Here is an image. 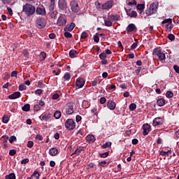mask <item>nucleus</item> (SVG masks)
I'll return each instance as SVG.
<instances>
[{"label": "nucleus", "mask_w": 179, "mask_h": 179, "mask_svg": "<svg viewBox=\"0 0 179 179\" xmlns=\"http://www.w3.org/2000/svg\"><path fill=\"white\" fill-rule=\"evenodd\" d=\"M99 58L101 59V61H103L104 59H106L107 58L106 52H102V53L99 55Z\"/></svg>", "instance_id": "nucleus-36"}, {"label": "nucleus", "mask_w": 179, "mask_h": 179, "mask_svg": "<svg viewBox=\"0 0 179 179\" xmlns=\"http://www.w3.org/2000/svg\"><path fill=\"white\" fill-rule=\"evenodd\" d=\"M91 112L93 113L94 115H96V116L99 115V113H98L97 110H96V108H92Z\"/></svg>", "instance_id": "nucleus-61"}, {"label": "nucleus", "mask_w": 179, "mask_h": 179, "mask_svg": "<svg viewBox=\"0 0 179 179\" xmlns=\"http://www.w3.org/2000/svg\"><path fill=\"white\" fill-rule=\"evenodd\" d=\"M137 1L136 0H132L131 1H129L127 5L129 6H136Z\"/></svg>", "instance_id": "nucleus-55"}, {"label": "nucleus", "mask_w": 179, "mask_h": 179, "mask_svg": "<svg viewBox=\"0 0 179 179\" xmlns=\"http://www.w3.org/2000/svg\"><path fill=\"white\" fill-rule=\"evenodd\" d=\"M166 96L169 99H171V97L173 96V92L172 91H167L166 93Z\"/></svg>", "instance_id": "nucleus-40"}, {"label": "nucleus", "mask_w": 179, "mask_h": 179, "mask_svg": "<svg viewBox=\"0 0 179 179\" xmlns=\"http://www.w3.org/2000/svg\"><path fill=\"white\" fill-rule=\"evenodd\" d=\"M37 87H39L40 89H43L44 85H43L42 81H38V82Z\"/></svg>", "instance_id": "nucleus-54"}, {"label": "nucleus", "mask_w": 179, "mask_h": 179, "mask_svg": "<svg viewBox=\"0 0 179 179\" xmlns=\"http://www.w3.org/2000/svg\"><path fill=\"white\" fill-rule=\"evenodd\" d=\"M40 61H44L46 59L47 55L45 52H41L40 54Z\"/></svg>", "instance_id": "nucleus-31"}, {"label": "nucleus", "mask_w": 179, "mask_h": 179, "mask_svg": "<svg viewBox=\"0 0 179 179\" xmlns=\"http://www.w3.org/2000/svg\"><path fill=\"white\" fill-rule=\"evenodd\" d=\"M48 9L50 10V12L54 11V10H55V5L52 4V2H50V6H49Z\"/></svg>", "instance_id": "nucleus-56"}, {"label": "nucleus", "mask_w": 179, "mask_h": 179, "mask_svg": "<svg viewBox=\"0 0 179 179\" xmlns=\"http://www.w3.org/2000/svg\"><path fill=\"white\" fill-rule=\"evenodd\" d=\"M17 141V137L16 136H10L9 138V142L13 144V142Z\"/></svg>", "instance_id": "nucleus-46"}, {"label": "nucleus", "mask_w": 179, "mask_h": 179, "mask_svg": "<svg viewBox=\"0 0 179 179\" xmlns=\"http://www.w3.org/2000/svg\"><path fill=\"white\" fill-rule=\"evenodd\" d=\"M29 158H24V159L22 160L21 164H25L29 163Z\"/></svg>", "instance_id": "nucleus-62"}, {"label": "nucleus", "mask_w": 179, "mask_h": 179, "mask_svg": "<svg viewBox=\"0 0 179 179\" xmlns=\"http://www.w3.org/2000/svg\"><path fill=\"white\" fill-rule=\"evenodd\" d=\"M22 110H24V112H28L30 110V104H25L22 107Z\"/></svg>", "instance_id": "nucleus-33"}, {"label": "nucleus", "mask_w": 179, "mask_h": 179, "mask_svg": "<svg viewBox=\"0 0 179 179\" xmlns=\"http://www.w3.org/2000/svg\"><path fill=\"white\" fill-rule=\"evenodd\" d=\"M71 78V73L69 72L65 73V74L64 76V81H69Z\"/></svg>", "instance_id": "nucleus-30"}, {"label": "nucleus", "mask_w": 179, "mask_h": 179, "mask_svg": "<svg viewBox=\"0 0 179 179\" xmlns=\"http://www.w3.org/2000/svg\"><path fill=\"white\" fill-rule=\"evenodd\" d=\"M137 10H139L140 14L142 15V13H144V10H145V4L143 3H140L137 4Z\"/></svg>", "instance_id": "nucleus-24"}, {"label": "nucleus", "mask_w": 179, "mask_h": 179, "mask_svg": "<svg viewBox=\"0 0 179 179\" xmlns=\"http://www.w3.org/2000/svg\"><path fill=\"white\" fill-rule=\"evenodd\" d=\"M136 29V25L134 24V23H130L129 25H127V34H129L130 32L135 31Z\"/></svg>", "instance_id": "nucleus-14"}, {"label": "nucleus", "mask_w": 179, "mask_h": 179, "mask_svg": "<svg viewBox=\"0 0 179 179\" xmlns=\"http://www.w3.org/2000/svg\"><path fill=\"white\" fill-rule=\"evenodd\" d=\"M64 36L67 38H72V34L71 33H70L69 31H65L64 32Z\"/></svg>", "instance_id": "nucleus-41"}, {"label": "nucleus", "mask_w": 179, "mask_h": 179, "mask_svg": "<svg viewBox=\"0 0 179 179\" xmlns=\"http://www.w3.org/2000/svg\"><path fill=\"white\" fill-rule=\"evenodd\" d=\"M157 104L158 106H164L166 104V101L164 99H159L157 101Z\"/></svg>", "instance_id": "nucleus-26"}, {"label": "nucleus", "mask_w": 179, "mask_h": 179, "mask_svg": "<svg viewBox=\"0 0 179 179\" xmlns=\"http://www.w3.org/2000/svg\"><path fill=\"white\" fill-rule=\"evenodd\" d=\"M152 55L158 57V59L160 61L166 60V55H165V53H164V52L162 51V48L160 46L155 48L153 50Z\"/></svg>", "instance_id": "nucleus-3"}, {"label": "nucleus", "mask_w": 179, "mask_h": 179, "mask_svg": "<svg viewBox=\"0 0 179 179\" xmlns=\"http://www.w3.org/2000/svg\"><path fill=\"white\" fill-rule=\"evenodd\" d=\"M35 138L38 139V141H43V136L40 135V134H37Z\"/></svg>", "instance_id": "nucleus-60"}, {"label": "nucleus", "mask_w": 179, "mask_h": 179, "mask_svg": "<svg viewBox=\"0 0 179 179\" xmlns=\"http://www.w3.org/2000/svg\"><path fill=\"white\" fill-rule=\"evenodd\" d=\"M173 69L175 70L176 73L179 74V66H178V65H176V64L173 65Z\"/></svg>", "instance_id": "nucleus-57"}, {"label": "nucleus", "mask_w": 179, "mask_h": 179, "mask_svg": "<svg viewBox=\"0 0 179 179\" xmlns=\"http://www.w3.org/2000/svg\"><path fill=\"white\" fill-rule=\"evenodd\" d=\"M3 138V143L5 144L6 143H8V139H9V136L8 135H3L1 136Z\"/></svg>", "instance_id": "nucleus-47"}, {"label": "nucleus", "mask_w": 179, "mask_h": 179, "mask_svg": "<svg viewBox=\"0 0 179 179\" xmlns=\"http://www.w3.org/2000/svg\"><path fill=\"white\" fill-rule=\"evenodd\" d=\"M107 108H108L110 110H115L116 108L115 102L111 99H109V101L107 102Z\"/></svg>", "instance_id": "nucleus-16"}, {"label": "nucleus", "mask_w": 179, "mask_h": 179, "mask_svg": "<svg viewBox=\"0 0 179 179\" xmlns=\"http://www.w3.org/2000/svg\"><path fill=\"white\" fill-rule=\"evenodd\" d=\"M168 38H169V39L171 41H175L176 36H174V34H169Z\"/></svg>", "instance_id": "nucleus-50"}, {"label": "nucleus", "mask_w": 179, "mask_h": 179, "mask_svg": "<svg viewBox=\"0 0 179 179\" xmlns=\"http://www.w3.org/2000/svg\"><path fill=\"white\" fill-rule=\"evenodd\" d=\"M58 7L62 11H66L68 8V2L66 0H59Z\"/></svg>", "instance_id": "nucleus-8"}, {"label": "nucleus", "mask_w": 179, "mask_h": 179, "mask_svg": "<svg viewBox=\"0 0 179 179\" xmlns=\"http://www.w3.org/2000/svg\"><path fill=\"white\" fill-rule=\"evenodd\" d=\"M112 145L111 141H108L102 145V148H110Z\"/></svg>", "instance_id": "nucleus-35"}, {"label": "nucleus", "mask_w": 179, "mask_h": 179, "mask_svg": "<svg viewBox=\"0 0 179 179\" xmlns=\"http://www.w3.org/2000/svg\"><path fill=\"white\" fill-rule=\"evenodd\" d=\"M100 103H101V104H104V103H106V97H101Z\"/></svg>", "instance_id": "nucleus-63"}, {"label": "nucleus", "mask_w": 179, "mask_h": 179, "mask_svg": "<svg viewBox=\"0 0 179 179\" xmlns=\"http://www.w3.org/2000/svg\"><path fill=\"white\" fill-rule=\"evenodd\" d=\"M109 155V152H102L100 154V157L101 158H106Z\"/></svg>", "instance_id": "nucleus-49"}, {"label": "nucleus", "mask_w": 179, "mask_h": 179, "mask_svg": "<svg viewBox=\"0 0 179 179\" xmlns=\"http://www.w3.org/2000/svg\"><path fill=\"white\" fill-rule=\"evenodd\" d=\"M11 76L17 78V71H13L11 73Z\"/></svg>", "instance_id": "nucleus-64"}, {"label": "nucleus", "mask_w": 179, "mask_h": 179, "mask_svg": "<svg viewBox=\"0 0 179 179\" xmlns=\"http://www.w3.org/2000/svg\"><path fill=\"white\" fill-rule=\"evenodd\" d=\"M85 84V81L84 80V78H78L76 81V85L78 88H81L83 87H84Z\"/></svg>", "instance_id": "nucleus-13"}, {"label": "nucleus", "mask_w": 179, "mask_h": 179, "mask_svg": "<svg viewBox=\"0 0 179 179\" xmlns=\"http://www.w3.org/2000/svg\"><path fill=\"white\" fill-rule=\"evenodd\" d=\"M143 135L144 136H146V135H148V134H149V131H151V126L149 125L148 123L144 124L143 125Z\"/></svg>", "instance_id": "nucleus-9"}, {"label": "nucleus", "mask_w": 179, "mask_h": 179, "mask_svg": "<svg viewBox=\"0 0 179 179\" xmlns=\"http://www.w3.org/2000/svg\"><path fill=\"white\" fill-rule=\"evenodd\" d=\"M43 90L40 89V88H38L37 90H36L35 91V94L36 95H41L43 94Z\"/></svg>", "instance_id": "nucleus-52"}, {"label": "nucleus", "mask_w": 179, "mask_h": 179, "mask_svg": "<svg viewBox=\"0 0 179 179\" xmlns=\"http://www.w3.org/2000/svg\"><path fill=\"white\" fill-rule=\"evenodd\" d=\"M34 145V141H29L27 146V148H33Z\"/></svg>", "instance_id": "nucleus-51"}, {"label": "nucleus", "mask_w": 179, "mask_h": 179, "mask_svg": "<svg viewBox=\"0 0 179 179\" xmlns=\"http://www.w3.org/2000/svg\"><path fill=\"white\" fill-rule=\"evenodd\" d=\"M100 41L99 36V34L96 33V34H94V41L96 42V43H98Z\"/></svg>", "instance_id": "nucleus-39"}, {"label": "nucleus", "mask_w": 179, "mask_h": 179, "mask_svg": "<svg viewBox=\"0 0 179 179\" xmlns=\"http://www.w3.org/2000/svg\"><path fill=\"white\" fill-rule=\"evenodd\" d=\"M85 139H86L87 142H88L90 143H94L96 141V137L94 135L90 134V135L86 136Z\"/></svg>", "instance_id": "nucleus-21"}, {"label": "nucleus", "mask_w": 179, "mask_h": 179, "mask_svg": "<svg viewBox=\"0 0 179 179\" xmlns=\"http://www.w3.org/2000/svg\"><path fill=\"white\" fill-rule=\"evenodd\" d=\"M22 13H24L27 17H31L36 13V8L33 4L26 3L23 6Z\"/></svg>", "instance_id": "nucleus-1"}, {"label": "nucleus", "mask_w": 179, "mask_h": 179, "mask_svg": "<svg viewBox=\"0 0 179 179\" xmlns=\"http://www.w3.org/2000/svg\"><path fill=\"white\" fill-rule=\"evenodd\" d=\"M70 7L73 13H79L80 8L76 0H72L70 2Z\"/></svg>", "instance_id": "nucleus-6"}, {"label": "nucleus", "mask_w": 179, "mask_h": 179, "mask_svg": "<svg viewBox=\"0 0 179 179\" xmlns=\"http://www.w3.org/2000/svg\"><path fill=\"white\" fill-rule=\"evenodd\" d=\"M9 122V117L7 115H5L3 117V123L8 124Z\"/></svg>", "instance_id": "nucleus-44"}, {"label": "nucleus", "mask_w": 179, "mask_h": 179, "mask_svg": "<svg viewBox=\"0 0 179 179\" xmlns=\"http://www.w3.org/2000/svg\"><path fill=\"white\" fill-rule=\"evenodd\" d=\"M76 127V124L75 123L74 120L72 118H69L65 122V127L69 131H73Z\"/></svg>", "instance_id": "nucleus-5"}, {"label": "nucleus", "mask_w": 179, "mask_h": 179, "mask_svg": "<svg viewBox=\"0 0 179 179\" xmlns=\"http://www.w3.org/2000/svg\"><path fill=\"white\" fill-rule=\"evenodd\" d=\"M61 116L62 113L60 110H56V112H55L54 117L56 118V120H59V118H61Z\"/></svg>", "instance_id": "nucleus-29"}, {"label": "nucleus", "mask_w": 179, "mask_h": 179, "mask_svg": "<svg viewBox=\"0 0 179 179\" xmlns=\"http://www.w3.org/2000/svg\"><path fill=\"white\" fill-rule=\"evenodd\" d=\"M76 26V23L74 22H71L70 24V25H66V27H65L64 28V31H72V30H73V29L75 28V27Z\"/></svg>", "instance_id": "nucleus-20"}, {"label": "nucleus", "mask_w": 179, "mask_h": 179, "mask_svg": "<svg viewBox=\"0 0 179 179\" xmlns=\"http://www.w3.org/2000/svg\"><path fill=\"white\" fill-rule=\"evenodd\" d=\"M49 154L50 156H57L58 155V150L55 147H52L49 150Z\"/></svg>", "instance_id": "nucleus-22"}, {"label": "nucleus", "mask_w": 179, "mask_h": 179, "mask_svg": "<svg viewBox=\"0 0 179 179\" xmlns=\"http://www.w3.org/2000/svg\"><path fill=\"white\" fill-rule=\"evenodd\" d=\"M164 124L163 118L162 117H155L153 120L152 126L158 127L159 125H162Z\"/></svg>", "instance_id": "nucleus-10"}, {"label": "nucleus", "mask_w": 179, "mask_h": 179, "mask_svg": "<svg viewBox=\"0 0 179 179\" xmlns=\"http://www.w3.org/2000/svg\"><path fill=\"white\" fill-rule=\"evenodd\" d=\"M6 179H16V176L15 175V173H11L6 176Z\"/></svg>", "instance_id": "nucleus-34"}, {"label": "nucleus", "mask_w": 179, "mask_h": 179, "mask_svg": "<svg viewBox=\"0 0 179 179\" xmlns=\"http://www.w3.org/2000/svg\"><path fill=\"white\" fill-rule=\"evenodd\" d=\"M113 6V1L110 0L109 1H106L105 3L102 4L101 8L103 10L111 9Z\"/></svg>", "instance_id": "nucleus-11"}, {"label": "nucleus", "mask_w": 179, "mask_h": 179, "mask_svg": "<svg viewBox=\"0 0 179 179\" xmlns=\"http://www.w3.org/2000/svg\"><path fill=\"white\" fill-rule=\"evenodd\" d=\"M21 96V93L20 92H14L13 94H10L8 95V99L10 100H15L16 99H18V97Z\"/></svg>", "instance_id": "nucleus-15"}, {"label": "nucleus", "mask_w": 179, "mask_h": 179, "mask_svg": "<svg viewBox=\"0 0 179 179\" xmlns=\"http://www.w3.org/2000/svg\"><path fill=\"white\" fill-rule=\"evenodd\" d=\"M65 112L66 113L67 115H71L74 112V105L73 103L69 102L65 105Z\"/></svg>", "instance_id": "nucleus-7"}, {"label": "nucleus", "mask_w": 179, "mask_h": 179, "mask_svg": "<svg viewBox=\"0 0 179 179\" xmlns=\"http://www.w3.org/2000/svg\"><path fill=\"white\" fill-rule=\"evenodd\" d=\"M36 14L39 15H46V9L45 8H36Z\"/></svg>", "instance_id": "nucleus-19"}, {"label": "nucleus", "mask_w": 179, "mask_h": 179, "mask_svg": "<svg viewBox=\"0 0 179 179\" xmlns=\"http://www.w3.org/2000/svg\"><path fill=\"white\" fill-rule=\"evenodd\" d=\"M57 24L59 27L66 24V20L63 15H60V17H58Z\"/></svg>", "instance_id": "nucleus-12"}, {"label": "nucleus", "mask_w": 179, "mask_h": 179, "mask_svg": "<svg viewBox=\"0 0 179 179\" xmlns=\"http://www.w3.org/2000/svg\"><path fill=\"white\" fill-rule=\"evenodd\" d=\"M50 118H51V114L50 113H46L44 115H42V120L43 121H48Z\"/></svg>", "instance_id": "nucleus-28"}, {"label": "nucleus", "mask_w": 179, "mask_h": 179, "mask_svg": "<svg viewBox=\"0 0 179 179\" xmlns=\"http://www.w3.org/2000/svg\"><path fill=\"white\" fill-rule=\"evenodd\" d=\"M47 21L45 17H38L35 21V27L38 29H43L46 27Z\"/></svg>", "instance_id": "nucleus-4"}, {"label": "nucleus", "mask_w": 179, "mask_h": 179, "mask_svg": "<svg viewBox=\"0 0 179 179\" xmlns=\"http://www.w3.org/2000/svg\"><path fill=\"white\" fill-rule=\"evenodd\" d=\"M19 91H24L27 90V86L24 84H20L18 87Z\"/></svg>", "instance_id": "nucleus-42"}, {"label": "nucleus", "mask_w": 179, "mask_h": 179, "mask_svg": "<svg viewBox=\"0 0 179 179\" xmlns=\"http://www.w3.org/2000/svg\"><path fill=\"white\" fill-rule=\"evenodd\" d=\"M41 108V107H40L39 103H38V104L34 105V110H36V111L40 110Z\"/></svg>", "instance_id": "nucleus-59"}, {"label": "nucleus", "mask_w": 179, "mask_h": 179, "mask_svg": "<svg viewBox=\"0 0 179 179\" xmlns=\"http://www.w3.org/2000/svg\"><path fill=\"white\" fill-rule=\"evenodd\" d=\"M172 22V19H165L162 21V24H164V23H167L169 24V23H171Z\"/></svg>", "instance_id": "nucleus-53"}, {"label": "nucleus", "mask_w": 179, "mask_h": 179, "mask_svg": "<svg viewBox=\"0 0 179 179\" xmlns=\"http://www.w3.org/2000/svg\"><path fill=\"white\" fill-rule=\"evenodd\" d=\"M138 39L135 40V42L131 45V49L134 50L136 47H138Z\"/></svg>", "instance_id": "nucleus-37"}, {"label": "nucleus", "mask_w": 179, "mask_h": 179, "mask_svg": "<svg viewBox=\"0 0 179 179\" xmlns=\"http://www.w3.org/2000/svg\"><path fill=\"white\" fill-rule=\"evenodd\" d=\"M86 38H88V34L85 31H84L81 33V39H86Z\"/></svg>", "instance_id": "nucleus-48"}, {"label": "nucleus", "mask_w": 179, "mask_h": 179, "mask_svg": "<svg viewBox=\"0 0 179 179\" xmlns=\"http://www.w3.org/2000/svg\"><path fill=\"white\" fill-rule=\"evenodd\" d=\"M110 15L107 16V20H104L105 26L106 27H112L113 23L111 22V20H110Z\"/></svg>", "instance_id": "nucleus-23"}, {"label": "nucleus", "mask_w": 179, "mask_h": 179, "mask_svg": "<svg viewBox=\"0 0 179 179\" xmlns=\"http://www.w3.org/2000/svg\"><path fill=\"white\" fill-rule=\"evenodd\" d=\"M33 177H36V179H39L40 173H38V171H34V173H32L31 178L33 179Z\"/></svg>", "instance_id": "nucleus-32"}, {"label": "nucleus", "mask_w": 179, "mask_h": 179, "mask_svg": "<svg viewBox=\"0 0 179 179\" xmlns=\"http://www.w3.org/2000/svg\"><path fill=\"white\" fill-rule=\"evenodd\" d=\"M127 15H129L130 17H136L138 13L136 11H134L132 9H126Z\"/></svg>", "instance_id": "nucleus-17"}, {"label": "nucleus", "mask_w": 179, "mask_h": 179, "mask_svg": "<svg viewBox=\"0 0 179 179\" xmlns=\"http://www.w3.org/2000/svg\"><path fill=\"white\" fill-rule=\"evenodd\" d=\"M107 162L106 160H103L102 162H99L98 164L99 167H104L105 165H106Z\"/></svg>", "instance_id": "nucleus-43"}, {"label": "nucleus", "mask_w": 179, "mask_h": 179, "mask_svg": "<svg viewBox=\"0 0 179 179\" xmlns=\"http://www.w3.org/2000/svg\"><path fill=\"white\" fill-rule=\"evenodd\" d=\"M83 147H77L76 150H75V152H73L72 154H71V156H73V155H76L77 154H80L81 153V152H83Z\"/></svg>", "instance_id": "nucleus-27"}, {"label": "nucleus", "mask_w": 179, "mask_h": 179, "mask_svg": "<svg viewBox=\"0 0 179 179\" xmlns=\"http://www.w3.org/2000/svg\"><path fill=\"white\" fill-rule=\"evenodd\" d=\"M110 20L111 22H116L117 21L121 20V17L120 15H110V17H109Z\"/></svg>", "instance_id": "nucleus-18"}, {"label": "nucleus", "mask_w": 179, "mask_h": 179, "mask_svg": "<svg viewBox=\"0 0 179 179\" xmlns=\"http://www.w3.org/2000/svg\"><path fill=\"white\" fill-rule=\"evenodd\" d=\"M78 55V53L77 51H76V50H71L69 52L70 58H76Z\"/></svg>", "instance_id": "nucleus-25"}, {"label": "nucleus", "mask_w": 179, "mask_h": 179, "mask_svg": "<svg viewBox=\"0 0 179 179\" xmlns=\"http://www.w3.org/2000/svg\"><path fill=\"white\" fill-rule=\"evenodd\" d=\"M129 108L130 110H135L136 109V104H135V103H131V104L129 105Z\"/></svg>", "instance_id": "nucleus-38"}, {"label": "nucleus", "mask_w": 179, "mask_h": 179, "mask_svg": "<svg viewBox=\"0 0 179 179\" xmlns=\"http://www.w3.org/2000/svg\"><path fill=\"white\" fill-rule=\"evenodd\" d=\"M159 2L154 1L152 2L149 8H147L145 10V14L148 17L152 15H155L158 11Z\"/></svg>", "instance_id": "nucleus-2"}, {"label": "nucleus", "mask_w": 179, "mask_h": 179, "mask_svg": "<svg viewBox=\"0 0 179 179\" xmlns=\"http://www.w3.org/2000/svg\"><path fill=\"white\" fill-rule=\"evenodd\" d=\"M17 153L16 150H10L9 151V155L14 156Z\"/></svg>", "instance_id": "nucleus-58"}, {"label": "nucleus", "mask_w": 179, "mask_h": 179, "mask_svg": "<svg viewBox=\"0 0 179 179\" xmlns=\"http://www.w3.org/2000/svg\"><path fill=\"white\" fill-rule=\"evenodd\" d=\"M166 28L169 31H171L172 29L173 28V24H172V22L171 23H169L168 24H166Z\"/></svg>", "instance_id": "nucleus-45"}]
</instances>
